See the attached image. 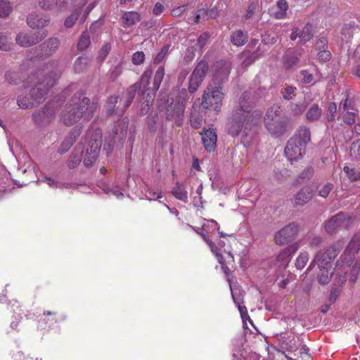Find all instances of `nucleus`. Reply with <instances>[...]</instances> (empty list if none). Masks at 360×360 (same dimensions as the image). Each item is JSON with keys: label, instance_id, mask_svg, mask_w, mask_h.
Returning a JSON list of instances; mask_svg holds the SVG:
<instances>
[{"label": "nucleus", "instance_id": "63", "mask_svg": "<svg viewBox=\"0 0 360 360\" xmlns=\"http://www.w3.org/2000/svg\"><path fill=\"white\" fill-rule=\"evenodd\" d=\"M318 60L321 62L328 61L331 58V54L329 51L326 49L319 50L317 54Z\"/></svg>", "mask_w": 360, "mask_h": 360}, {"label": "nucleus", "instance_id": "31", "mask_svg": "<svg viewBox=\"0 0 360 360\" xmlns=\"http://www.w3.org/2000/svg\"><path fill=\"white\" fill-rule=\"evenodd\" d=\"M153 70L151 68H147L142 74L140 79V83H139V84H141V91L142 94H145L147 91L150 89L148 86L150 84V79L151 78Z\"/></svg>", "mask_w": 360, "mask_h": 360}, {"label": "nucleus", "instance_id": "1", "mask_svg": "<svg viewBox=\"0 0 360 360\" xmlns=\"http://www.w3.org/2000/svg\"><path fill=\"white\" fill-rule=\"evenodd\" d=\"M250 94L245 92L240 97L238 104L234 108L227 124L228 132L232 136H238L242 131L248 134V131L257 125L261 113L252 111Z\"/></svg>", "mask_w": 360, "mask_h": 360}, {"label": "nucleus", "instance_id": "6", "mask_svg": "<svg viewBox=\"0 0 360 360\" xmlns=\"http://www.w3.org/2000/svg\"><path fill=\"white\" fill-rule=\"evenodd\" d=\"M224 97V86L220 84H210L204 90L202 96V107L207 110H213L217 112L221 110L222 101Z\"/></svg>", "mask_w": 360, "mask_h": 360}, {"label": "nucleus", "instance_id": "47", "mask_svg": "<svg viewBox=\"0 0 360 360\" xmlns=\"http://www.w3.org/2000/svg\"><path fill=\"white\" fill-rule=\"evenodd\" d=\"M11 39L6 34L0 33V50L7 51L11 49Z\"/></svg>", "mask_w": 360, "mask_h": 360}, {"label": "nucleus", "instance_id": "37", "mask_svg": "<svg viewBox=\"0 0 360 360\" xmlns=\"http://www.w3.org/2000/svg\"><path fill=\"white\" fill-rule=\"evenodd\" d=\"M91 44V39L89 33L86 30L83 32L79 37L77 43V49L79 51H85Z\"/></svg>", "mask_w": 360, "mask_h": 360}, {"label": "nucleus", "instance_id": "9", "mask_svg": "<svg viewBox=\"0 0 360 360\" xmlns=\"http://www.w3.org/2000/svg\"><path fill=\"white\" fill-rule=\"evenodd\" d=\"M208 70V63L205 60H200L193 70L189 78L188 90L190 93L195 92L201 85Z\"/></svg>", "mask_w": 360, "mask_h": 360}, {"label": "nucleus", "instance_id": "2", "mask_svg": "<svg viewBox=\"0 0 360 360\" xmlns=\"http://www.w3.org/2000/svg\"><path fill=\"white\" fill-rule=\"evenodd\" d=\"M88 141L86 148L82 143H78L68 161V166L70 169L77 167L82 161L86 167H91L96 162L102 145V131L100 129L89 128L86 134Z\"/></svg>", "mask_w": 360, "mask_h": 360}, {"label": "nucleus", "instance_id": "38", "mask_svg": "<svg viewBox=\"0 0 360 360\" xmlns=\"http://www.w3.org/2000/svg\"><path fill=\"white\" fill-rule=\"evenodd\" d=\"M208 19L206 8L198 9L193 18H188V23L190 25L198 24L201 20H206Z\"/></svg>", "mask_w": 360, "mask_h": 360}, {"label": "nucleus", "instance_id": "21", "mask_svg": "<svg viewBox=\"0 0 360 360\" xmlns=\"http://www.w3.org/2000/svg\"><path fill=\"white\" fill-rule=\"evenodd\" d=\"M231 290L232 298L233 300L234 303L238 307V309L240 311V314L241 318L243 319V322H245L246 320H248V321L251 324H252V321L248 314L247 308L245 306L242 305L243 292L238 290V293L236 290H233L231 288Z\"/></svg>", "mask_w": 360, "mask_h": 360}, {"label": "nucleus", "instance_id": "49", "mask_svg": "<svg viewBox=\"0 0 360 360\" xmlns=\"http://www.w3.org/2000/svg\"><path fill=\"white\" fill-rule=\"evenodd\" d=\"M309 261V255L307 252H302L296 259L295 266L298 269H302Z\"/></svg>", "mask_w": 360, "mask_h": 360}, {"label": "nucleus", "instance_id": "48", "mask_svg": "<svg viewBox=\"0 0 360 360\" xmlns=\"http://www.w3.org/2000/svg\"><path fill=\"white\" fill-rule=\"evenodd\" d=\"M169 49V45L163 46L161 48L159 53L154 58L153 63L155 64H159V63H162L165 59L166 56L168 55Z\"/></svg>", "mask_w": 360, "mask_h": 360}, {"label": "nucleus", "instance_id": "26", "mask_svg": "<svg viewBox=\"0 0 360 360\" xmlns=\"http://www.w3.org/2000/svg\"><path fill=\"white\" fill-rule=\"evenodd\" d=\"M281 346L283 349L288 351H296L297 347L296 345V339L295 336L283 335L280 338Z\"/></svg>", "mask_w": 360, "mask_h": 360}, {"label": "nucleus", "instance_id": "59", "mask_svg": "<svg viewBox=\"0 0 360 360\" xmlns=\"http://www.w3.org/2000/svg\"><path fill=\"white\" fill-rule=\"evenodd\" d=\"M158 117L157 115H153L150 118H148V127L150 132L155 133L157 131L159 124L158 123Z\"/></svg>", "mask_w": 360, "mask_h": 360}, {"label": "nucleus", "instance_id": "24", "mask_svg": "<svg viewBox=\"0 0 360 360\" xmlns=\"http://www.w3.org/2000/svg\"><path fill=\"white\" fill-rule=\"evenodd\" d=\"M312 198L311 191L309 188H302L295 197V204L297 205H304L308 202Z\"/></svg>", "mask_w": 360, "mask_h": 360}, {"label": "nucleus", "instance_id": "18", "mask_svg": "<svg viewBox=\"0 0 360 360\" xmlns=\"http://www.w3.org/2000/svg\"><path fill=\"white\" fill-rule=\"evenodd\" d=\"M60 45V40L56 37L49 38L40 45V53L37 54L39 57H49L57 51Z\"/></svg>", "mask_w": 360, "mask_h": 360}, {"label": "nucleus", "instance_id": "7", "mask_svg": "<svg viewBox=\"0 0 360 360\" xmlns=\"http://www.w3.org/2000/svg\"><path fill=\"white\" fill-rule=\"evenodd\" d=\"M71 101L84 121H89L93 117L97 108L96 102L91 101L81 93L75 94L71 98Z\"/></svg>", "mask_w": 360, "mask_h": 360}, {"label": "nucleus", "instance_id": "8", "mask_svg": "<svg viewBox=\"0 0 360 360\" xmlns=\"http://www.w3.org/2000/svg\"><path fill=\"white\" fill-rule=\"evenodd\" d=\"M353 220L352 216L347 215L343 212H340L326 222L324 228L328 233L333 234L342 229H349Z\"/></svg>", "mask_w": 360, "mask_h": 360}, {"label": "nucleus", "instance_id": "29", "mask_svg": "<svg viewBox=\"0 0 360 360\" xmlns=\"http://www.w3.org/2000/svg\"><path fill=\"white\" fill-rule=\"evenodd\" d=\"M325 255L326 252L321 255L319 253L316 254L309 268H310L314 263H317L319 268H331V262L333 259L329 260V257L326 255L325 256Z\"/></svg>", "mask_w": 360, "mask_h": 360}, {"label": "nucleus", "instance_id": "20", "mask_svg": "<svg viewBox=\"0 0 360 360\" xmlns=\"http://www.w3.org/2000/svg\"><path fill=\"white\" fill-rule=\"evenodd\" d=\"M81 134V129L75 127L73 128L68 135L64 139L63 141L58 148V152L60 154H63L68 151L70 147L75 142L77 137Z\"/></svg>", "mask_w": 360, "mask_h": 360}, {"label": "nucleus", "instance_id": "56", "mask_svg": "<svg viewBox=\"0 0 360 360\" xmlns=\"http://www.w3.org/2000/svg\"><path fill=\"white\" fill-rule=\"evenodd\" d=\"M138 90H141V84H139V82H136L127 89L126 97L134 99Z\"/></svg>", "mask_w": 360, "mask_h": 360}, {"label": "nucleus", "instance_id": "4", "mask_svg": "<svg viewBox=\"0 0 360 360\" xmlns=\"http://www.w3.org/2000/svg\"><path fill=\"white\" fill-rule=\"evenodd\" d=\"M311 141V132L305 126L300 127L295 134L288 141L284 153L291 162L301 160L306 153L307 145Z\"/></svg>", "mask_w": 360, "mask_h": 360}, {"label": "nucleus", "instance_id": "52", "mask_svg": "<svg viewBox=\"0 0 360 360\" xmlns=\"http://www.w3.org/2000/svg\"><path fill=\"white\" fill-rule=\"evenodd\" d=\"M296 89V87L292 86H285L281 92L283 99L287 101L292 100L295 96V91Z\"/></svg>", "mask_w": 360, "mask_h": 360}, {"label": "nucleus", "instance_id": "17", "mask_svg": "<svg viewBox=\"0 0 360 360\" xmlns=\"http://www.w3.org/2000/svg\"><path fill=\"white\" fill-rule=\"evenodd\" d=\"M202 142L207 152L214 151L217 141V136L216 131L213 129H203L201 132Z\"/></svg>", "mask_w": 360, "mask_h": 360}, {"label": "nucleus", "instance_id": "5", "mask_svg": "<svg viewBox=\"0 0 360 360\" xmlns=\"http://www.w3.org/2000/svg\"><path fill=\"white\" fill-rule=\"evenodd\" d=\"M59 76L60 72L57 70L47 72L46 77L44 74L38 73L37 81L30 89L31 100L34 103V105L41 103L45 100L49 90L54 86Z\"/></svg>", "mask_w": 360, "mask_h": 360}, {"label": "nucleus", "instance_id": "64", "mask_svg": "<svg viewBox=\"0 0 360 360\" xmlns=\"http://www.w3.org/2000/svg\"><path fill=\"white\" fill-rule=\"evenodd\" d=\"M145 195L150 200L162 198V193H157L149 188L146 190Z\"/></svg>", "mask_w": 360, "mask_h": 360}, {"label": "nucleus", "instance_id": "30", "mask_svg": "<svg viewBox=\"0 0 360 360\" xmlns=\"http://www.w3.org/2000/svg\"><path fill=\"white\" fill-rule=\"evenodd\" d=\"M165 76V68L162 65L158 67L155 71L151 91L155 94L160 88Z\"/></svg>", "mask_w": 360, "mask_h": 360}, {"label": "nucleus", "instance_id": "40", "mask_svg": "<svg viewBox=\"0 0 360 360\" xmlns=\"http://www.w3.org/2000/svg\"><path fill=\"white\" fill-rule=\"evenodd\" d=\"M288 108L291 115L294 116H299L302 115L306 110L307 105L304 103H290L288 105Z\"/></svg>", "mask_w": 360, "mask_h": 360}, {"label": "nucleus", "instance_id": "57", "mask_svg": "<svg viewBox=\"0 0 360 360\" xmlns=\"http://www.w3.org/2000/svg\"><path fill=\"white\" fill-rule=\"evenodd\" d=\"M337 111V105L335 103H330L327 109V120L329 122H332L335 119V114Z\"/></svg>", "mask_w": 360, "mask_h": 360}, {"label": "nucleus", "instance_id": "51", "mask_svg": "<svg viewBox=\"0 0 360 360\" xmlns=\"http://www.w3.org/2000/svg\"><path fill=\"white\" fill-rule=\"evenodd\" d=\"M111 49V45L110 43H105L98 51L97 59L99 61H103L108 56Z\"/></svg>", "mask_w": 360, "mask_h": 360}, {"label": "nucleus", "instance_id": "14", "mask_svg": "<svg viewBox=\"0 0 360 360\" xmlns=\"http://www.w3.org/2000/svg\"><path fill=\"white\" fill-rule=\"evenodd\" d=\"M231 70V63L225 60L217 61L214 65V72L213 77L212 84L222 85L224 82L227 81L229 73Z\"/></svg>", "mask_w": 360, "mask_h": 360}, {"label": "nucleus", "instance_id": "32", "mask_svg": "<svg viewBox=\"0 0 360 360\" xmlns=\"http://www.w3.org/2000/svg\"><path fill=\"white\" fill-rule=\"evenodd\" d=\"M248 40L247 34L242 30H238L233 32L231 36V42L237 46H243Z\"/></svg>", "mask_w": 360, "mask_h": 360}, {"label": "nucleus", "instance_id": "27", "mask_svg": "<svg viewBox=\"0 0 360 360\" xmlns=\"http://www.w3.org/2000/svg\"><path fill=\"white\" fill-rule=\"evenodd\" d=\"M344 245L345 241L342 239L338 240L326 250L325 256H328L329 260L334 259Z\"/></svg>", "mask_w": 360, "mask_h": 360}, {"label": "nucleus", "instance_id": "45", "mask_svg": "<svg viewBox=\"0 0 360 360\" xmlns=\"http://www.w3.org/2000/svg\"><path fill=\"white\" fill-rule=\"evenodd\" d=\"M350 157L352 160H360V140H356L352 143Z\"/></svg>", "mask_w": 360, "mask_h": 360}, {"label": "nucleus", "instance_id": "54", "mask_svg": "<svg viewBox=\"0 0 360 360\" xmlns=\"http://www.w3.org/2000/svg\"><path fill=\"white\" fill-rule=\"evenodd\" d=\"M333 188V184L329 182L324 184L319 188V195L322 198H327Z\"/></svg>", "mask_w": 360, "mask_h": 360}, {"label": "nucleus", "instance_id": "28", "mask_svg": "<svg viewBox=\"0 0 360 360\" xmlns=\"http://www.w3.org/2000/svg\"><path fill=\"white\" fill-rule=\"evenodd\" d=\"M122 19L124 25L129 27L140 21L141 16L139 13L136 11H127L122 15Z\"/></svg>", "mask_w": 360, "mask_h": 360}, {"label": "nucleus", "instance_id": "44", "mask_svg": "<svg viewBox=\"0 0 360 360\" xmlns=\"http://www.w3.org/2000/svg\"><path fill=\"white\" fill-rule=\"evenodd\" d=\"M344 172L347 174L350 181H360V172L354 168H350L345 166L343 168Z\"/></svg>", "mask_w": 360, "mask_h": 360}, {"label": "nucleus", "instance_id": "22", "mask_svg": "<svg viewBox=\"0 0 360 360\" xmlns=\"http://www.w3.org/2000/svg\"><path fill=\"white\" fill-rule=\"evenodd\" d=\"M265 126L269 133L276 137L281 136L286 131V122L281 118L267 122Z\"/></svg>", "mask_w": 360, "mask_h": 360}, {"label": "nucleus", "instance_id": "43", "mask_svg": "<svg viewBox=\"0 0 360 360\" xmlns=\"http://www.w3.org/2000/svg\"><path fill=\"white\" fill-rule=\"evenodd\" d=\"M278 109L279 107L278 105H273L268 109L264 118L265 125L267 124V122H271L274 120L280 118L277 114Z\"/></svg>", "mask_w": 360, "mask_h": 360}, {"label": "nucleus", "instance_id": "61", "mask_svg": "<svg viewBox=\"0 0 360 360\" xmlns=\"http://www.w3.org/2000/svg\"><path fill=\"white\" fill-rule=\"evenodd\" d=\"M145 60V54L143 51H136L132 56V63L134 65H141Z\"/></svg>", "mask_w": 360, "mask_h": 360}, {"label": "nucleus", "instance_id": "36", "mask_svg": "<svg viewBox=\"0 0 360 360\" xmlns=\"http://www.w3.org/2000/svg\"><path fill=\"white\" fill-rule=\"evenodd\" d=\"M90 60V58L86 56L78 57L74 63L75 72L77 73L83 72L89 64Z\"/></svg>", "mask_w": 360, "mask_h": 360}, {"label": "nucleus", "instance_id": "19", "mask_svg": "<svg viewBox=\"0 0 360 360\" xmlns=\"http://www.w3.org/2000/svg\"><path fill=\"white\" fill-rule=\"evenodd\" d=\"M49 20V18L42 13L33 12L27 16V23L32 29H40L46 26Z\"/></svg>", "mask_w": 360, "mask_h": 360}, {"label": "nucleus", "instance_id": "35", "mask_svg": "<svg viewBox=\"0 0 360 360\" xmlns=\"http://www.w3.org/2000/svg\"><path fill=\"white\" fill-rule=\"evenodd\" d=\"M313 37L312 26L309 23H307L302 28V31L299 32V38L300 39V43L304 44L309 41Z\"/></svg>", "mask_w": 360, "mask_h": 360}, {"label": "nucleus", "instance_id": "13", "mask_svg": "<svg viewBox=\"0 0 360 360\" xmlns=\"http://www.w3.org/2000/svg\"><path fill=\"white\" fill-rule=\"evenodd\" d=\"M56 107L54 103H49L41 110H36L32 114L34 122L38 124L50 122L55 117Z\"/></svg>", "mask_w": 360, "mask_h": 360}, {"label": "nucleus", "instance_id": "25", "mask_svg": "<svg viewBox=\"0 0 360 360\" xmlns=\"http://www.w3.org/2000/svg\"><path fill=\"white\" fill-rule=\"evenodd\" d=\"M172 195L178 200L184 202L188 200V192L182 183L176 182L172 191Z\"/></svg>", "mask_w": 360, "mask_h": 360}, {"label": "nucleus", "instance_id": "39", "mask_svg": "<svg viewBox=\"0 0 360 360\" xmlns=\"http://www.w3.org/2000/svg\"><path fill=\"white\" fill-rule=\"evenodd\" d=\"M224 4L221 0H218L216 4L210 9L206 8L207 15L209 18H216L219 15V12L223 9Z\"/></svg>", "mask_w": 360, "mask_h": 360}, {"label": "nucleus", "instance_id": "23", "mask_svg": "<svg viewBox=\"0 0 360 360\" xmlns=\"http://www.w3.org/2000/svg\"><path fill=\"white\" fill-rule=\"evenodd\" d=\"M322 109L316 103H313L306 112V120L310 122L319 120L322 115Z\"/></svg>", "mask_w": 360, "mask_h": 360}, {"label": "nucleus", "instance_id": "3", "mask_svg": "<svg viewBox=\"0 0 360 360\" xmlns=\"http://www.w3.org/2000/svg\"><path fill=\"white\" fill-rule=\"evenodd\" d=\"M360 250V233H356L350 240L343 254L337 262L335 276L337 283L342 285L348 278L354 283L359 273V267L356 263L354 264V256Z\"/></svg>", "mask_w": 360, "mask_h": 360}, {"label": "nucleus", "instance_id": "41", "mask_svg": "<svg viewBox=\"0 0 360 360\" xmlns=\"http://www.w3.org/2000/svg\"><path fill=\"white\" fill-rule=\"evenodd\" d=\"M319 269L317 276L319 282L322 285L328 283L332 276V273L330 272L331 268H319Z\"/></svg>", "mask_w": 360, "mask_h": 360}, {"label": "nucleus", "instance_id": "16", "mask_svg": "<svg viewBox=\"0 0 360 360\" xmlns=\"http://www.w3.org/2000/svg\"><path fill=\"white\" fill-rule=\"evenodd\" d=\"M61 118L66 126H72L82 120L71 101L70 103L65 106V110L62 112Z\"/></svg>", "mask_w": 360, "mask_h": 360}, {"label": "nucleus", "instance_id": "58", "mask_svg": "<svg viewBox=\"0 0 360 360\" xmlns=\"http://www.w3.org/2000/svg\"><path fill=\"white\" fill-rule=\"evenodd\" d=\"M277 6L281 11L277 14V18H282L285 15L286 11L288 8V2L285 0H279L277 1Z\"/></svg>", "mask_w": 360, "mask_h": 360}, {"label": "nucleus", "instance_id": "33", "mask_svg": "<svg viewBox=\"0 0 360 360\" xmlns=\"http://www.w3.org/2000/svg\"><path fill=\"white\" fill-rule=\"evenodd\" d=\"M300 53H295L292 54H288L285 56L284 59V64L288 69H294L297 67L299 61Z\"/></svg>", "mask_w": 360, "mask_h": 360}, {"label": "nucleus", "instance_id": "50", "mask_svg": "<svg viewBox=\"0 0 360 360\" xmlns=\"http://www.w3.org/2000/svg\"><path fill=\"white\" fill-rule=\"evenodd\" d=\"M12 10L10 2L0 0V17L5 18L9 15Z\"/></svg>", "mask_w": 360, "mask_h": 360}, {"label": "nucleus", "instance_id": "53", "mask_svg": "<svg viewBox=\"0 0 360 360\" xmlns=\"http://www.w3.org/2000/svg\"><path fill=\"white\" fill-rule=\"evenodd\" d=\"M117 100H118V96H112L108 98V101H107V103L105 105V108H106V110H107V112L108 115L113 114V112L115 111V105L117 103Z\"/></svg>", "mask_w": 360, "mask_h": 360}, {"label": "nucleus", "instance_id": "15", "mask_svg": "<svg viewBox=\"0 0 360 360\" xmlns=\"http://www.w3.org/2000/svg\"><path fill=\"white\" fill-rule=\"evenodd\" d=\"M299 249V244L295 243L283 250L276 259L275 265L279 269H285L290 262L292 255Z\"/></svg>", "mask_w": 360, "mask_h": 360}, {"label": "nucleus", "instance_id": "62", "mask_svg": "<svg viewBox=\"0 0 360 360\" xmlns=\"http://www.w3.org/2000/svg\"><path fill=\"white\" fill-rule=\"evenodd\" d=\"M77 0H57L56 6L60 10L66 9L68 6L74 5Z\"/></svg>", "mask_w": 360, "mask_h": 360}, {"label": "nucleus", "instance_id": "55", "mask_svg": "<svg viewBox=\"0 0 360 360\" xmlns=\"http://www.w3.org/2000/svg\"><path fill=\"white\" fill-rule=\"evenodd\" d=\"M210 34L208 32L202 33L198 38L197 44H195L196 49L201 50L207 43L210 39Z\"/></svg>", "mask_w": 360, "mask_h": 360}, {"label": "nucleus", "instance_id": "34", "mask_svg": "<svg viewBox=\"0 0 360 360\" xmlns=\"http://www.w3.org/2000/svg\"><path fill=\"white\" fill-rule=\"evenodd\" d=\"M128 120L126 117L120 119L114 127V134L116 135L125 136L128 128Z\"/></svg>", "mask_w": 360, "mask_h": 360}, {"label": "nucleus", "instance_id": "10", "mask_svg": "<svg viewBox=\"0 0 360 360\" xmlns=\"http://www.w3.org/2000/svg\"><path fill=\"white\" fill-rule=\"evenodd\" d=\"M299 231L300 226L297 223H289L275 234V242L279 245L287 244L295 238Z\"/></svg>", "mask_w": 360, "mask_h": 360}, {"label": "nucleus", "instance_id": "42", "mask_svg": "<svg viewBox=\"0 0 360 360\" xmlns=\"http://www.w3.org/2000/svg\"><path fill=\"white\" fill-rule=\"evenodd\" d=\"M82 12V8H78L75 9L65 20L64 25L67 28L72 27L77 20L78 19L79 15Z\"/></svg>", "mask_w": 360, "mask_h": 360}, {"label": "nucleus", "instance_id": "11", "mask_svg": "<svg viewBox=\"0 0 360 360\" xmlns=\"http://www.w3.org/2000/svg\"><path fill=\"white\" fill-rule=\"evenodd\" d=\"M185 110V101L172 102L167 108L166 117L168 120L174 122L177 126L182 124Z\"/></svg>", "mask_w": 360, "mask_h": 360}, {"label": "nucleus", "instance_id": "46", "mask_svg": "<svg viewBox=\"0 0 360 360\" xmlns=\"http://www.w3.org/2000/svg\"><path fill=\"white\" fill-rule=\"evenodd\" d=\"M17 103L18 105L22 109L32 108L35 106L30 96V98L19 96L17 100Z\"/></svg>", "mask_w": 360, "mask_h": 360}, {"label": "nucleus", "instance_id": "60", "mask_svg": "<svg viewBox=\"0 0 360 360\" xmlns=\"http://www.w3.org/2000/svg\"><path fill=\"white\" fill-rule=\"evenodd\" d=\"M259 8V4L257 2H252L249 4L246 14L245 15V19H250L252 18L256 10Z\"/></svg>", "mask_w": 360, "mask_h": 360}, {"label": "nucleus", "instance_id": "12", "mask_svg": "<svg viewBox=\"0 0 360 360\" xmlns=\"http://www.w3.org/2000/svg\"><path fill=\"white\" fill-rule=\"evenodd\" d=\"M48 35L46 30L35 32L33 34H27L25 32L19 33L15 38L16 42L21 46L29 47L32 45L37 44L38 42L42 41Z\"/></svg>", "mask_w": 360, "mask_h": 360}]
</instances>
